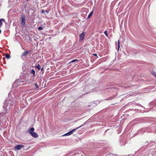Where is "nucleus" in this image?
Instances as JSON below:
<instances>
[{
  "label": "nucleus",
  "mask_w": 156,
  "mask_h": 156,
  "mask_svg": "<svg viewBox=\"0 0 156 156\" xmlns=\"http://www.w3.org/2000/svg\"><path fill=\"white\" fill-rule=\"evenodd\" d=\"M104 34L105 35H106V36L108 37V32H107V31L105 30V31L104 32Z\"/></svg>",
  "instance_id": "4468645a"
},
{
  "label": "nucleus",
  "mask_w": 156,
  "mask_h": 156,
  "mask_svg": "<svg viewBox=\"0 0 156 156\" xmlns=\"http://www.w3.org/2000/svg\"><path fill=\"white\" fill-rule=\"evenodd\" d=\"M78 62V60L76 59H74L73 60H72L70 62Z\"/></svg>",
  "instance_id": "ddd939ff"
},
{
  "label": "nucleus",
  "mask_w": 156,
  "mask_h": 156,
  "mask_svg": "<svg viewBox=\"0 0 156 156\" xmlns=\"http://www.w3.org/2000/svg\"><path fill=\"white\" fill-rule=\"evenodd\" d=\"M81 126H80L79 127H77V128H76V129H78Z\"/></svg>",
  "instance_id": "412c9836"
},
{
  "label": "nucleus",
  "mask_w": 156,
  "mask_h": 156,
  "mask_svg": "<svg viewBox=\"0 0 156 156\" xmlns=\"http://www.w3.org/2000/svg\"><path fill=\"white\" fill-rule=\"evenodd\" d=\"M31 73H32L34 75V76L35 75V71L34 69H32L31 70Z\"/></svg>",
  "instance_id": "9d476101"
},
{
  "label": "nucleus",
  "mask_w": 156,
  "mask_h": 156,
  "mask_svg": "<svg viewBox=\"0 0 156 156\" xmlns=\"http://www.w3.org/2000/svg\"><path fill=\"white\" fill-rule=\"evenodd\" d=\"M13 102L11 100H9L8 101V102L6 105V108L7 110H9L11 108L12 105H13Z\"/></svg>",
  "instance_id": "f03ea898"
},
{
  "label": "nucleus",
  "mask_w": 156,
  "mask_h": 156,
  "mask_svg": "<svg viewBox=\"0 0 156 156\" xmlns=\"http://www.w3.org/2000/svg\"><path fill=\"white\" fill-rule=\"evenodd\" d=\"M25 19L24 16H23L21 19V24L23 27H24L25 26Z\"/></svg>",
  "instance_id": "20e7f679"
},
{
  "label": "nucleus",
  "mask_w": 156,
  "mask_h": 156,
  "mask_svg": "<svg viewBox=\"0 0 156 156\" xmlns=\"http://www.w3.org/2000/svg\"><path fill=\"white\" fill-rule=\"evenodd\" d=\"M35 86L36 87V88H38L39 87V86L37 85V83H35Z\"/></svg>",
  "instance_id": "a211bd4d"
},
{
  "label": "nucleus",
  "mask_w": 156,
  "mask_h": 156,
  "mask_svg": "<svg viewBox=\"0 0 156 156\" xmlns=\"http://www.w3.org/2000/svg\"><path fill=\"white\" fill-rule=\"evenodd\" d=\"M42 69H43V68L41 70H42Z\"/></svg>",
  "instance_id": "5701e85b"
},
{
  "label": "nucleus",
  "mask_w": 156,
  "mask_h": 156,
  "mask_svg": "<svg viewBox=\"0 0 156 156\" xmlns=\"http://www.w3.org/2000/svg\"><path fill=\"white\" fill-rule=\"evenodd\" d=\"M29 53V52L28 51H26L24 52L22 54V56H26Z\"/></svg>",
  "instance_id": "0eeeda50"
},
{
  "label": "nucleus",
  "mask_w": 156,
  "mask_h": 156,
  "mask_svg": "<svg viewBox=\"0 0 156 156\" xmlns=\"http://www.w3.org/2000/svg\"><path fill=\"white\" fill-rule=\"evenodd\" d=\"M93 55L95 56H96L97 57V55L96 54H93Z\"/></svg>",
  "instance_id": "6ab92c4d"
},
{
  "label": "nucleus",
  "mask_w": 156,
  "mask_h": 156,
  "mask_svg": "<svg viewBox=\"0 0 156 156\" xmlns=\"http://www.w3.org/2000/svg\"><path fill=\"white\" fill-rule=\"evenodd\" d=\"M85 33L84 32H83L82 33H81L80 35V40H83L85 37Z\"/></svg>",
  "instance_id": "7ed1b4c3"
},
{
  "label": "nucleus",
  "mask_w": 156,
  "mask_h": 156,
  "mask_svg": "<svg viewBox=\"0 0 156 156\" xmlns=\"http://www.w3.org/2000/svg\"><path fill=\"white\" fill-rule=\"evenodd\" d=\"M38 29L39 30H43V28L41 27H38Z\"/></svg>",
  "instance_id": "dca6fc26"
},
{
  "label": "nucleus",
  "mask_w": 156,
  "mask_h": 156,
  "mask_svg": "<svg viewBox=\"0 0 156 156\" xmlns=\"http://www.w3.org/2000/svg\"><path fill=\"white\" fill-rule=\"evenodd\" d=\"M36 68L39 70L41 69V67L39 64H38V66H36Z\"/></svg>",
  "instance_id": "2eb2a0df"
},
{
  "label": "nucleus",
  "mask_w": 156,
  "mask_h": 156,
  "mask_svg": "<svg viewBox=\"0 0 156 156\" xmlns=\"http://www.w3.org/2000/svg\"><path fill=\"white\" fill-rule=\"evenodd\" d=\"M154 76L156 77V73L154 72H153L151 73Z\"/></svg>",
  "instance_id": "f8f14e48"
},
{
  "label": "nucleus",
  "mask_w": 156,
  "mask_h": 156,
  "mask_svg": "<svg viewBox=\"0 0 156 156\" xmlns=\"http://www.w3.org/2000/svg\"><path fill=\"white\" fill-rule=\"evenodd\" d=\"M118 49H119V48L120 47L119 40L118 41Z\"/></svg>",
  "instance_id": "f3484780"
},
{
  "label": "nucleus",
  "mask_w": 156,
  "mask_h": 156,
  "mask_svg": "<svg viewBox=\"0 0 156 156\" xmlns=\"http://www.w3.org/2000/svg\"><path fill=\"white\" fill-rule=\"evenodd\" d=\"M2 21H4V19H1L0 20V27L2 26Z\"/></svg>",
  "instance_id": "1a4fd4ad"
},
{
  "label": "nucleus",
  "mask_w": 156,
  "mask_h": 156,
  "mask_svg": "<svg viewBox=\"0 0 156 156\" xmlns=\"http://www.w3.org/2000/svg\"><path fill=\"white\" fill-rule=\"evenodd\" d=\"M76 129H73L72 130L70 131V132H69L67 133H66L65 134H64V136L70 135L73 133V132L75 131H76Z\"/></svg>",
  "instance_id": "423d86ee"
},
{
  "label": "nucleus",
  "mask_w": 156,
  "mask_h": 156,
  "mask_svg": "<svg viewBox=\"0 0 156 156\" xmlns=\"http://www.w3.org/2000/svg\"><path fill=\"white\" fill-rule=\"evenodd\" d=\"M93 13V11H92V12H91L88 15L87 18V19H89L91 17V16H92Z\"/></svg>",
  "instance_id": "6e6552de"
},
{
  "label": "nucleus",
  "mask_w": 156,
  "mask_h": 156,
  "mask_svg": "<svg viewBox=\"0 0 156 156\" xmlns=\"http://www.w3.org/2000/svg\"><path fill=\"white\" fill-rule=\"evenodd\" d=\"M34 129L33 127H32L28 129V132L30 133V135L33 137L37 138L38 136V134L35 132L34 131Z\"/></svg>",
  "instance_id": "f257e3e1"
},
{
  "label": "nucleus",
  "mask_w": 156,
  "mask_h": 156,
  "mask_svg": "<svg viewBox=\"0 0 156 156\" xmlns=\"http://www.w3.org/2000/svg\"><path fill=\"white\" fill-rule=\"evenodd\" d=\"M29 82H27V84H28V85H29V84H30V83H29Z\"/></svg>",
  "instance_id": "aec40b11"
},
{
  "label": "nucleus",
  "mask_w": 156,
  "mask_h": 156,
  "mask_svg": "<svg viewBox=\"0 0 156 156\" xmlns=\"http://www.w3.org/2000/svg\"><path fill=\"white\" fill-rule=\"evenodd\" d=\"M5 56V57L7 59H9L10 58V56L8 54H6Z\"/></svg>",
  "instance_id": "9b49d317"
},
{
  "label": "nucleus",
  "mask_w": 156,
  "mask_h": 156,
  "mask_svg": "<svg viewBox=\"0 0 156 156\" xmlns=\"http://www.w3.org/2000/svg\"><path fill=\"white\" fill-rule=\"evenodd\" d=\"M1 30L0 29V34L1 33Z\"/></svg>",
  "instance_id": "4be33fe9"
},
{
  "label": "nucleus",
  "mask_w": 156,
  "mask_h": 156,
  "mask_svg": "<svg viewBox=\"0 0 156 156\" xmlns=\"http://www.w3.org/2000/svg\"><path fill=\"white\" fill-rule=\"evenodd\" d=\"M24 147V146L21 145H18L15 147V148L18 150H20L21 149Z\"/></svg>",
  "instance_id": "39448f33"
}]
</instances>
